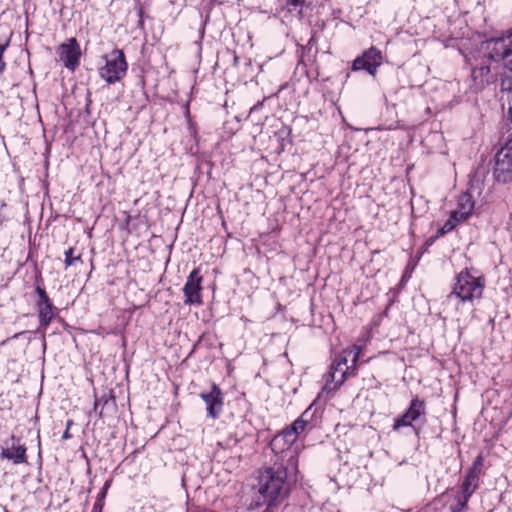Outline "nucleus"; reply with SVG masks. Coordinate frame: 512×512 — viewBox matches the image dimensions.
I'll return each mask as SVG.
<instances>
[{
  "label": "nucleus",
  "mask_w": 512,
  "mask_h": 512,
  "mask_svg": "<svg viewBox=\"0 0 512 512\" xmlns=\"http://www.w3.org/2000/svg\"><path fill=\"white\" fill-rule=\"evenodd\" d=\"M284 438L277 434L274 436L270 442V448L275 454V458L273 462H280L281 464L286 465L287 463L284 459L286 458V454H291L295 461V468H298V455L289 444H286V442L283 440Z\"/></svg>",
  "instance_id": "nucleus-16"
},
{
  "label": "nucleus",
  "mask_w": 512,
  "mask_h": 512,
  "mask_svg": "<svg viewBox=\"0 0 512 512\" xmlns=\"http://www.w3.org/2000/svg\"><path fill=\"white\" fill-rule=\"evenodd\" d=\"M6 69V63L4 61V57L0 56V74H2Z\"/></svg>",
  "instance_id": "nucleus-29"
},
{
  "label": "nucleus",
  "mask_w": 512,
  "mask_h": 512,
  "mask_svg": "<svg viewBox=\"0 0 512 512\" xmlns=\"http://www.w3.org/2000/svg\"><path fill=\"white\" fill-rule=\"evenodd\" d=\"M484 286L482 277L474 276L465 269L455 277L453 289L448 297H456L462 302H472L482 296Z\"/></svg>",
  "instance_id": "nucleus-4"
},
{
  "label": "nucleus",
  "mask_w": 512,
  "mask_h": 512,
  "mask_svg": "<svg viewBox=\"0 0 512 512\" xmlns=\"http://www.w3.org/2000/svg\"><path fill=\"white\" fill-rule=\"evenodd\" d=\"M475 207V202L470 193H461L456 199V208L451 211L456 221H465L468 219Z\"/></svg>",
  "instance_id": "nucleus-17"
},
{
  "label": "nucleus",
  "mask_w": 512,
  "mask_h": 512,
  "mask_svg": "<svg viewBox=\"0 0 512 512\" xmlns=\"http://www.w3.org/2000/svg\"><path fill=\"white\" fill-rule=\"evenodd\" d=\"M483 466L484 457L482 454H479L464 475L459 489L464 491L466 494L473 495L479 488L480 477L483 474Z\"/></svg>",
  "instance_id": "nucleus-12"
},
{
  "label": "nucleus",
  "mask_w": 512,
  "mask_h": 512,
  "mask_svg": "<svg viewBox=\"0 0 512 512\" xmlns=\"http://www.w3.org/2000/svg\"><path fill=\"white\" fill-rule=\"evenodd\" d=\"M57 54L59 60L69 70L74 71L79 66L81 49L76 38H69L65 43H62L57 49Z\"/></svg>",
  "instance_id": "nucleus-11"
},
{
  "label": "nucleus",
  "mask_w": 512,
  "mask_h": 512,
  "mask_svg": "<svg viewBox=\"0 0 512 512\" xmlns=\"http://www.w3.org/2000/svg\"><path fill=\"white\" fill-rule=\"evenodd\" d=\"M10 45V38H6L4 40H0V56H4V53L6 51V49L9 47Z\"/></svg>",
  "instance_id": "nucleus-25"
},
{
  "label": "nucleus",
  "mask_w": 512,
  "mask_h": 512,
  "mask_svg": "<svg viewBox=\"0 0 512 512\" xmlns=\"http://www.w3.org/2000/svg\"><path fill=\"white\" fill-rule=\"evenodd\" d=\"M263 512H271V510L267 507Z\"/></svg>",
  "instance_id": "nucleus-33"
},
{
  "label": "nucleus",
  "mask_w": 512,
  "mask_h": 512,
  "mask_svg": "<svg viewBox=\"0 0 512 512\" xmlns=\"http://www.w3.org/2000/svg\"><path fill=\"white\" fill-rule=\"evenodd\" d=\"M426 414V404L424 400L418 397L410 401L407 410L399 417L394 419L393 430L397 431L401 427H413V423L420 420Z\"/></svg>",
  "instance_id": "nucleus-9"
},
{
  "label": "nucleus",
  "mask_w": 512,
  "mask_h": 512,
  "mask_svg": "<svg viewBox=\"0 0 512 512\" xmlns=\"http://www.w3.org/2000/svg\"><path fill=\"white\" fill-rule=\"evenodd\" d=\"M361 353V347L352 345L336 354L329 371L324 375L325 384L322 392L337 391L350 376L355 375L356 363Z\"/></svg>",
  "instance_id": "nucleus-2"
},
{
  "label": "nucleus",
  "mask_w": 512,
  "mask_h": 512,
  "mask_svg": "<svg viewBox=\"0 0 512 512\" xmlns=\"http://www.w3.org/2000/svg\"><path fill=\"white\" fill-rule=\"evenodd\" d=\"M383 62L381 51L372 46L364 51L361 56H358L352 63L353 71H366L372 76H375L377 69Z\"/></svg>",
  "instance_id": "nucleus-10"
},
{
  "label": "nucleus",
  "mask_w": 512,
  "mask_h": 512,
  "mask_svg": "<svg viewBox=\"0 0 512 512\" xmlns=\"http://www.w3.org/2000/svg\"><path fill=\"white\" fill-rule=\"evenodd\" d=\"M74 250L75 249L73 247H70L64 252V256H65L64 263H65L66 268L72 266L75 262L81 261L80 254L77 256L73 255Z\"/></svg>",
  "instance_id": "nucleus-22"
},
{
  "label": "nucleus",
  "mask_w": 512,
  "mask_h": 512,
  "mask_svg": "<svg viewBox=\"0 0 512 512\" xmlns=\"http://www.w3.org/2000/svg\"><path fill=\"white\" fill-rule=\"evenodd\" d=\"M71 424H72V421H68L67 422V427L66 428H68V430L70 429Z\"/></svg>",
  "instance_id": "nucleus-32"
},
{
  "label": "nucleus",
  "mask_w": 512,
  "mask_h": 512,
  "mask_svg": "<svg viewBox=\"0 0 512 512\" xmlns=\"http://www.w3.org/2000/svg\"><path fill=\"white\" fill-rule=\"evenodd\" d=\"M202 281L203 277L200 274V269H193L188 275L183 287L184 303L186 305L201 306L203 304Z\"/></svg>",
  "instance_id": "nucleus-8"
},
{
  "label": "nucleus",
  "mask_w": 512,
  "mask_h": 512,
  "mask_svg": "<svg viewBox=\"0 0 512 512\" xmlns=\"http://www.w3.org/2000/svg\"><path fill=\"white\" fill-rule=\"evenodd\" d=\"M107 402H108V399H107L105 396L100 397V398H96V399H95V403H94V410H95V411H97L98 406H99L100 404H103V405H104V404H106Z\"/></svg>",
  "instance_id": "nucleus-26"
},
{
  "label": "nucleus",
  "mask_w": 512,
  "mask_h": 512,
  "mask_svg": "<svg viewBox=\"0 0 512 512\" xmlns=\"http://www.w3.org/2000/svg\"><path fill=\"white\" fill-rule=\"evenodd\" d=\"M112 480H107L99 491L91 512H102L105 505V498L111 486Z\"/></svg>",
  "instance_id": "nucleus-20"
},
{
  "label": "nucleus",
  "mask_w": 512,
  "mask_h": 512,
  "mask_svg": "<svg viewBox=\"0 0 512 512\" xmlns=\"http://www.w3.org/2000/svg\"><path fill=\"white\" fill-rule=\"evenodd\" d=\"M458 223H460V221H456V219H454L453 215L450 213L449 219L442 226V228L440 229L439 233L442 235V234H445V233L453 230Z\"/></svg>",
  "instance_id": "nucleus-24"
},
{
  "label": "nucleus",
  "mask_w": 512,
  "mask_h": 512,
  "mask_svg": "<svg viewBox=\"0 0 512 512\" xmlns=\"http://www.w3.org/2000/svg\"><path fill=\"white\" fill-rule=\"evenodd\" d=\"M25 332H19V333H15L11 339H18L21 335H23Z\"/></svg>",
  "instance_id": "nucleus-31"
},
{
  "label": "nucleus",
  "mask_w": 512,
  "mask_h": 512,
  "mask_svg": "<svg viewBox=\"0 0 512 512\" xmlns=\"http://www.w3.org/2000/svg\"><path fill=\"white\" fill-rule=\"evenodd\" d=\"M279 434L284 438L283 440L286 442V444H289L291 447L298 438L295 432L291 431L290 428L284 429Z\"/></svg>",
  "instance_id": "nucleus-23"
},
{
  "label": "nucleus",
  "mask_w": 512,
  "mask_h": 512,
  "mask_svg": "<svg viewBox=\"0 0 512 512\" xmlns=\"http://www.w3.org/2000/svg\"><path fill=\"white\" fill-rule=\"evenodd\" d=\"M62 438H63V439H69V438H71V434H70V432H69L68 428H66V430L64 431V433H63V435H62Z\"/></svg>",
  "instance_id": "nucleus-30"
},
{
  "label": "nucleus",
  "mask_w": 512,
  "mask_h": 512,
  "mask_svg": "<svg viewBox=\"0 0 512 512\" xmlns=\"http://www.w3.org/2000/svg\"><path fill=\"white\" fill-rule=\"evenodd\" d=\"M312 409V405L307 408L301 416L296 419L292 425L289 427L291 431L295 432V434L298 436L301 432L304 431L306 425L308 424V417L310 416V412Z\"/></svg>",
  "instance_id": "nucleus-21"
},
{
  "label": "nucleus",
  "mask_w": 512,
  "mask_h": 512,
  "mask_svg": "<svg viewBox=\"0 0 512 512\" xmlns=\"http://www.w3.org/2000/svg\"><path fill=\"white\" fill-rule=\"evenodd\" d=\"M104 59L105 64L99 68L100 78L109 85L123 79L128 69L124 52L120 49H114Z\"/></svg>",
  "instance_id": "nucleus-5"
},
{
  "label": "nucleus",
  "mask_w": 512,
  "mask_h": 512,
  "mask_svg": "<svg viewBox=\"0 0 512 512\" xmlns=\"http://www.w3.org/2000/svg\"><path fill=\"white\" fill-rule=\"evenodd\" d=\"M6 207V204L5 203H1L0 204V227H2V225L4 224V222L6 221V217L3 215L2 213V209Z\"/></svg>",
  "instance_id": "nucleus-27"
},
{
  "label": "nucleus",
  "mask_w": 512,
  "mask_h": 512,
  "mask_svg": "<svg viewBox=\"0 0 512 512\" xmlns=\"http://www.w3.org/2000/svg\"><path fill=\"white\" fill-rule=\"evenodd\" d=\"M495 81V75L491 73L488 65L480 64L471 69L469 78L470 90L477 93L482 91L487 85Z\"/></svg>",
  "instance_id": "nucleus-15"
},
{
  "label": "nucleus",
  "mask_w": 512,
  "mask_h": 512,
  "mask_svg": "<svg viewBox=\"0 0 512 512\" xmlns=\"http://www.w3.org/2000/svg\"><path fill=\"white\" fill-rule=\"evenodd\" d=\"M284 5L282 7V11L285 12L284 17L290 15L291 17H296L301 19L303 17V7L305 5L306 0H282Z\"/></svg>",
  "instance_id": "nucleus-18"
},
{
  "label": "nucleus",
  "mask_w": 512,
  "mask_h": 512,
  "mask_svg": "<svg viewBox=\"0 0 512 512\" xmlns=\"http://www.w3.org/2000/svg\"><path fill=\"white\" fill-rule=\"evenodd\" d=\"M201 399L206 404L207 416L212 419H217L223 410L224 394L215 383L212 384L209 392H202Z\"/></svg>",
  "instance_id": "nucleus-13"
},
{
  "label": "nucleus",
  "mask_w": 512,
  "mask_h": 512,
  "mask_svg": "<svg viewBox=\"0 0 512 512\" xmlns=\"http://www.w3.org/2000/svg\"><path fill=\"white\" fill-rule=\"evenodd\" d=\"M493 175L498 183L512 182V138L497 151Z\"/></svg>",
  "instance_id": "nucleus-7"
},
{
  "label": "nucleus",
  "mask_w": 512,
  "mask_h": 512,
  "mask_svg": "<svg viewBox=\"0 0 512 512\" xmlns=\"http://www.w3.org/2000/svg\"><path fill=\"white\" fill-rule=\"evenodd\" d=\"M34 292L37 295L35 308L38 313L39 321L37 332L44 335L47 327L51 324L56 315L57 308L54 306L52 300L42 286L37 285Z\"/></svg>",
  "instance_id": "nucleus-6"
},
{
  "label": "nucleus",
  "mask_w": 512,
  "mask_h": 512,
  "mask_svg": "<svg viewBox=\"0 0 512 512\" xmlns=\"http://www.w3.org/2000/svg\"><path fill=\"white\" fill-rule=\"evenodd\" d=\"M291 454L284 459L287 463L273 462L260 471L259 493L271 504L284 497L288 492V479L295 475L298 468H295V461Z\"/></svg>",
  "instance_id": "nucleus-1"
},
{
  "label": "nucleus",
  "mask_w": 512,
  "mask_h": 512,
  "mask_svg": "<svg viewBox=\"0 0 512 512\" xmlns=\"http://www.w3.org/2000/svg\"><path fill=\"white\" fill-rule=\"evenodd\" d=\"M264 101L257 102L253 107L250 109V113L259 110L263 106Z\"/></svg>",
  "instance_id": "nucleus-28"
},
{
  "label": "nucleus",
  "mask_w": 512,
  "mask_h": 512,
  "mask_svg": "<svg viewBox=\"0 0 512 512\" xmlns=\"http://www.w3.org/2000/svg\"><path fill=\"white\" fill-rule=\"evenodd\" d=\"M471 497L472 495L466 494L461 489H458L454 495L453 503L449 507L450 512H462L466 508Z\"/></svg>",
  "instance_id": "nucleus-19"
},
{
  "label": "nucleus",
  "mask_w": 512,
  "mask_h": 512,
  "mask_svg": "<svg viewBox=\"0 0 512 512\" xmlns=\"http://www.w3.org/2000/svg\"><path fill=\"white\" fill-rule=\"evenodd\" d=\"M6 447L1 449V458L11 461L14 465L27 463V448L20 443V439L11 436L9 441L5 442Z\"/></svg>",
  "instance_id": "nucleus-14"
},
{
  "label": "nucleus",
  "mask_w": 512,
  "mask_h": 512,
  "mask_svg": "<svg viewBox=\"0 0 512 512\" xmlns=\"http://www.w3.org/2000/svg\"><path fill=\"white\" fill-rule=\"evenodd\" d=\"M481 50L486 58L495 62H503L505 68L512 72V31L501 37L484 41ZM508 110L512 121V87L508 92Z\"/></svg>",
  "instance_id": "nucleus-3"
},
{
  "label": "nucleus",
  "mask_w": 512,
  "mask_h": 512,
  "mask_svg": "<svg viewBox=\"0 0 512 512\" xmlns=\"http://www.w3.org/2000/svg\"><path fill=\"white\" fill-rule=\"evenodd\" d=\"M98 335L102 334V330L99 329V331L96 332Z\"/></svg>",
  "instance_id": "nucleus-34"
}]
</instances>
